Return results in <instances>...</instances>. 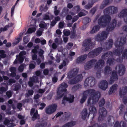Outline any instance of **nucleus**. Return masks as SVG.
Returning <instances> with one entry per match:
<instances>
[{"label":"nucleus","instance_id":"4d7b16f0","mask_svg":"<svg viewBox=\"0 0 127 127\" xmlns=\"http://www.w3.org/2000/svg\"><path fill=\"white\" fill-rule=\"evenodd\" d=\"M73 9L77 12H79L80 10V6L79 5H77L73 7Z\"/></svg>","mask_w":127,"mask_h":127},{"label":"nucleus","instance_id":"9b49d317","mask_svg":"<svg viewBox=\"0 0 127 127\" xmlns=\"http://www.w3.org/2000/svg\"><path fill=\"white\" fill-rule=\"evenodd\" d=\"M107 112L106 109L104 107L100 108L99 109V116L98 117V121H102L107 115Z\"/></svg>","mask_w":127,"mask_h":127},{"label":"nucleus","instance_id":"e2e57ef3","mask_svg":"<svg viewBox=\"0 0 127 127\" xmlns=\"http://www.w3.org/2000/svg\"><path fill=\"white\" fill-rule=\"evenodd\" d=\"M30 80L32 81L33 82H34L35 81H36L38 79V78L35 76L33 77H31L30 78Z\"/></svg>","mask_w":127,"mask_h":127},{"label":"nucleus","instance_id":"f8f14e48","mask_svg":"<svg viewBox=\"0 0 127 127\" xmlns=\"http://www.w3.org/2000/svg\"><path fill=\"white\" fill-rule=\"evenodd\" d=\"M57 107V105L56 104L50 105L46 108L45 112L49 114L53 113L56 111Z\"/></svg>","mask_w":127,"mask_h":127},{"label":"nucleus","instance_id":"4c0bfd02","mask_svg":"<svg viewBox=\"0 0 127 127\" xmlns=\"http://www.w3.org/2000/svg\"><path fill=\"white\" fill-rule=\"evenodd\" d=\"M111 69L110 67L109 66H106L104 68V74L105 75L108 74L109 72L111 71Z\"/></svg>","mask_w":127,"mask_h":127},{"label":"nucleus","instance_id":"680f3d73","mask_svg":"<svg viewBox=\"0 0 127 127\" xmlns=\"http://www.w3.org/2000/svg\"><path fill=\"white\" fill-rule=\"evenodd\" d=\"M64 22H60L59 24V28H63L64 26Z\"/></svg>","mask_w":127,"mask_h":127},{"label":"nucleus","instance_id":"de8ad7c7","mask_svg":"<svg viewBox=\"0 0 127 127\" xmlns=\"http://www.w3.org/2000/svg\"><path fill=\"white\" fill-rule=\"evenodd\" d=\"M76 23H75L72 27V35L71 36V37H72V36L74 35H75V28H76Z\"/></svg>","mask_w":127,"mask_h":127},{"label":"nucleus","instance_id":"3c124183","mask_svg":"<svg viewBox=\"0 0 127 127\" xmlns=\"http://www.w3.org/2000/svg\"><path fill=\"white\" fill-rule=\"evenodd\" d=\"M91 21V19L88 17H85L84 19V22L85 24H87Z\"/></svg>","mask_w":127,"mask_h":127},{"label":"nucleus","instance_id":"338daca9","mask_svg":"<svg viewBox=\"0 0 127 127\" xmlns=\"http://www.w3.org/2000/svg\"><path fill=\"white\" fill-rule=\"evenodd\" d=\"M79 18V17L78 15H76L74 17L72 18V22L73 23L76 21Z\"/></svg>","mask_w":127,"mask_h":127},{"label":"nucleus","instance_id":"423d86ee","mask_svg":"<svg viewBox=\"0 0 127 127\" xmlns=\"http://www.w3.org/2000/svg\"><path fill=\"white\" fill-rule=\"evenodd\" d=\"M126 42V38L121 37L120 38V40L119 42V44H118L116 43H115V47L117 48V49L113 51V53L115 55L118 56L120 55L122 51V50L121 52L120 49H119V48L122 47L125 44Z\"/></svg>","mask_w":127,"mask_h":127},{"label":"nucleus","instance_id":"69168bd1","mask_svg":"<svg viewBox=\"0 0 127 127\" xmlns=\"http://www.w3.org/2000/svg\"><path fill=\"white\" fill-rule=\"evenodd\" d=\"M18 70L19 71L22 72L24 70V66L22 64L18 68Z\"/></svg>","mask_w":127,"mask_h":127},{"label":"nucleus","instance_id":"49530a36","mask_svg":"<svg viewBox=\"0 0 127 127\" xmlns=\"http://www.w3.org/2000/svg\"><path fill=\"white\" fill-rule=\"evenodd\" d=\"M21 88V85L19 84H17L14 86V90L16 91H17Z\"/></svg>","mask_w":127,"mask_h":127},{"label":"nucleus","instance_id":"774afa93","mask_svg":"<svg viewBox=\"0 0 127 127\" xmlns=\"http://www.w3.org/2000/svg\"><path fill=\"white\" fill-rule=\"evenodd\" d=\"M9 70L11 72H15L16 71V68L15 67H12L9 68Z\"/></svg>","mask_w":127,"mask_h":127},{"label":"nucleus","instance_id":"a211bd4d","mask_svg":"<svg viewBox=\"0 0 127 127\" xmlns=\"http://www.w3.org/2000/svg\"><path fill=\"white\" fill-rule=\"evenodd\" d=\"M87 55L86 54L82 55L78 57L76 60L77 63H81L84 61L86 58Z\"/></svg>","mask_w":127,"mask_h":127},{"label":"nucleus","instance_id":"e433bc0d","mask_svg":"<svg viewBox=\"0 0 127 127\" xmlns=\"http://www.w3.org/2000/svg\"><path fill=\"white\" fill-rule=\"evenodd\" d=\"M114 59L113 58H109L107 61V64L109 65H111L113 64L114 61Z\"/></svg>","mask_w":127,"mask_h":127},{"label":"nucleus","instance_id":"9d476101","mask_svg":"<svg viewBox=\"0 0 127 127\" xmlns=\"http://www.w3.org/2000/svg\"><path fill=\"white\" fill-rule=\"evenodd\" d=\"M95 84V78L93 77H89L86 79L84 82V86L85 87L87 86L93 87Z\"/></svg>","mask_w":127,"mask_h":127},{"label":"nucleus","instance_id":"09e8293b","mask_svg":"<svg viewBox=\"0 0 127 127\" xmlns=\"http://www.w3.org/2000/svg\"><path fill=\"white\" fill-rule=\"evenodd\" d=\"M63 32L64 35L66 36H68L70 34V31L68 30H64Z\"/></svg>","mask_w":127,"mask_h":127},{"label":"nucleus","instance_id":"a878e982","mask_svg":"<svg viewBox=\"0 0 127 127\" xmlns=\"http://www.w3.org/2000/svg\"><path fill=\"white\" fill-rule=\"evenodd\" d=\"M119 93L121 97L123 98V101L124 103L126 104L127 102V96L126 95H123V94H122V91L121 90H120Z\"/></svg>","mask_w":127,"mask_h":127},{"label":"nucleus","instance_id":"5fc2aeb1","mask_svg":"<svg viewBox=\"0 0 127 127\" xmlns=\"http://www.w3.org/2000/svg\"><path fill=\"white\" fill-rule=\"evenodd\" d=\"M44 24L40 23L39 25V26L41 28L43 29L46 28V29H47V25L44 22Z\"/></svg>","mask_w":127,"mask_h":127},{"label":"nucleus","instance_id":"603ef678","mask_svg":"<svg viewBox=\"0 0 127 127\" xmlns=\"http://www.w3.org/2000/svg\"><path fill=\"white\" fill-rule=\"evenodd\" d=\"M13 121V120H9L8 119H6L4 121L3 124L4 125L8 126L10 122H12Z\"/></svg>","mask_w":127,"mask_h":127},{"label":"nucleus","instance_id":"f257e3e1","mask_svg":"<svg viewBox=\"0 0 127 127\" xmlns=\"http://www.w3.org/2000/svg\"><path fill=\"white\" fill-rule=\"evenodd\" d=\"M118 11L117 8L113 6H110L105 9L103 12L105 15L101 16L99 18L98 21V24L102 27H106L111 19L110 16L108 15L115 14Z\"/></svg>","mask_w":127,"mask_h":127},{"label":"nucleus","instance_id":"b1692460","mask_svg":"<svg viewBox=\"0 0 127 127\" xmlns=\"http://www.w3.org/2000/svg\"><path fill=\"white\" fill-rule=\"evenodd\" d=\"M39 97L40 95L38 94H36L34 95V98L35 99L34 102L36 103V104H34L33 105L34 107H36L38 106L40 104L39 101L37 100Z\"/></svg>","mask_w":127,"mask_h":127},{"label":"nucleus","instance_id":"393cba45","mask_svg":"<svg viewBox=\"0 0 127 127\" xmlns=\"http://www.w3.org/2000/svg\"><path fill=\"white\" fill-rule=\"evenodd\" d=\"M81 114L82 115V118L84 120H85L88 115V110L87 108L84 109L81 113Z\"/></svg>","mask_w":127,"mask_h":127},{"label":"nucleus","instance_id":"052dcab7","mask_svg":"<svg viewBox=\"0 0 127 127\" xmlns=\"http://www.w3.org/2000/svg\"><path fill=\"white\" fill-rule=\"evenodd\" d=\"M22 103H21L19 102L18 103H17V108L19 109L20 110H21L22 109Z\"/></svg>","mask_w":127,"mask_h":127},{"label":"nucleus","instance_id":"13d9d810","mask_svg":"<svg viewBox=\"0 0 127 127\" xmlns=\"http://www.w3.org/2000/svg\"><path fill=\"white\" fill-rule=\"evenodd\" d=\"M12 93L11 91H8L6 93V95L8 98H10L12 96Z\"/></svg>","mask_w":127,"mask_h":127},{"label":"nucleus","instance_id":"4468645a","mask_svg":"<svg viewBox=\"0 0 127 127\" xmlns=\"http://www.w3.org/2000/svg\"><path fill=\"white\" fill-rule=\"evenodd\" d=\"M118 76L117 75V72L114 70H113L112 72L110 78L109 83L112 84L114 82L118 80Z\"/></svg>","mask_w":127,"mask_h":127},{"label":"nucleus","instance_id":"7c9ffc66","mask_svg":"<svg viewBox=\"0 0 127 127\" xmlns=\"http://www.w3.org/2000/svg\"><path fill=\"white\" fill-rule=\"evenodd\" d=\"M47 124V123L46 122H42L41 123L36 124L35 127H44L46 126Z\"/></svg>","mask_w":127,"mask_h":127},{"label":"nucleus","instance_id":"a18cd8bd","mask_svg":"<svg viewBox=\"0 0 127 127\" xmlns=\"http://www.w3.org/2000/svg\"><path fill=\"white\" fill-rule=\"evenodd\" d=\"M7 89L4 87L2 86L0 88V94H2L4 92L7 90Z\"/></svg>","mask_w":127,"mask_h":127},{"label":"nucleus","instance_id":"5701e85b","mask_svg":"<svg viewBox=\"0 0 127 127\" xmlns=\"http://www.w3.org/2000/svg\"><path fill=\"white\" fill-rule=\"evenodd\" d=\"M88 90L84 91L83 93V95L82 98L81 99L80 101V102L81 103H83L86 100L88 96Z\"/></svg>","mask_w":127,"mask_h":127},{"label":"nucleus","instance_id":"f03ea898","mask_svg":"<svg viewBox=\"0 0 127 127\" xmlns=\"http://www.w3.org/2000/svg\"><path fill=\"white\" fill-rule=\"evenodd\" d=\"M117 23L116 20H113L112 23L109 24L106 29L107 32L104 31L100 33H98L95 36V40L96 41L100 42L104 40L107 37L108 32L113 30L115 27Z\"/></svg>","mask_w":127,"mask_h":127},{"label":"nucleus","instance_id":"58836bf2","mask_svg":"<svg viewBox=\"0 0 127 127\" xmlns=\"http://www.w3.org/2000/svg\"><path fill=\"white\" fill-rule=\"evenodd\" d=\"M81 88V86L80 84H77L72 87V89L74 91H76Z\"/></svg>","mask_w":127,"mask_h":127},{"label":"nucleus","instance_id":"c756f323","mask_svg":"<svg viewBox=\"0 0 127 127\" xmlns=\"http://www.w3.org/2000/svg\"><path fill=\"white\" fill-rule=\"evenodd\" d=\"M40 116L39 114H38V111L36 110L35 112L34 113L33 116L32 117V120L34 121L35 119H39L40 118Z\"/></svg>","mask_w":127,"mask_h":127},{"label":"nucleus","instance_id":"cd10ccee","mask_svg":"<svg viewBox=\"0 0 127 127\" xmlns=\"http://www.w3.org/2000/svg\"><path fill=\"white\" fill-rule=\"evenodd\" d=\"M75 121H71L65 124L63 126V127H71L76 124Z\"/></svg>","mask_w":127,"mask_h":127},{"label":"nucleus","instance_id":"0eeeda50","mask_svg":"<svg viewBox=\"0 0 127 127\" xmlns=\"http://www.w3.org/2000/svg\"><path fill=\"white\" fill-rule=\"evenodd\" d=\"M83 46L86 47L85 50L86 51L92 49L95 46V43L92 42L91 39L89 38L85 39L83 42Z\"/></svg>","mask_w":127,"mask_h":127},{"label":"nucleus","instance_id":"ddd939ff","mask_svg":"<svg viewBox=\"0 0 127 127\" xmlns=\"http://www.w3.org/2000/svg\"><path fill=\"white\" fill-rule=\"evenodd\" d=\"M79 71L78 68H74L68 73L67 76L69 79H70L75 76L78 74Z\"/></svg>","mask_w":127,"mask_h":127},{"label":"nucleus","instance_id":"864d4df0","mask_svg":"<svg viewBox=\"0 0 127 127\" xmlns=\"http://www.w3.org/2000/svg\"><path fill=\"white\" fill-rule=\"evenodd\" d=\"M47 14H49V13L48 12H47L46 14L44 15L43 19L45 20H50V17L49 15Z\"/></svg>","mask_w":127,"mask_h":127},{"label":"nucleus","instance_id":"8fccbe9b","mask_svg":"<svg viewBox=\"0 0 127 127\" xmlns=\"http://www.w3.org/2000/svg\"><path fill=\"white\" fill-rule=\"evenodd\" d=\"M93 5L92 3H89L87 5H86L84 6V8L86 9H89L92 7Z\"/></svg>","mask_w":127,"mask_h":127},{"label":"nucleus","instance_id":"412c9836","mask_svg":"<svg viewBox=\"0 0 127 127\" xmlns=\"http://www.w3.org/2000/svg\"><path fill=\"white\" fill-rule=\"evenodd\" d=\"M113 44V40L112 39H109L108 40L107 42H106L105 44L106 46V50H108L109 49L112 48Z\"/></svg>","mask_w":127,"mask_h":127},{"label":"nucleus","instance_id":"c03bdc74","mask_svg":"<svg viewBox=\"0 0 127 127\" xmlns=\"http://www.w3.org/2000/svg\"><path fill=\"white\" fill-rule=\"evenodd\" d=\"M97 7V6H96L94 7L90 10V13H92L93 15L94 14L96 11Z\"/></svg>","mask_w":127,"mask_h":127},{"label":"nucleus","instance_id":"1a4fd4ad","mask_svg":"<svg viewBox=\"0 0 127 127\" xmlns=\"http://www.w3.org/2000/svg\"><path fill=\"white\" fill-rule=\"evenodd\" d=\"M103 48L101 47H98L90 52L88 54L89 58H93L98 55L102 51Z\"/></svg>","mask_w":127,"mask_h":127},{"label":"nucleus","instance_id":"c9c22d12","mask_svg":"<svg viewBox=\"0 0 127 127\" xmlns=\"http://www.w3.org/2000/svg\"><path fill=\"white\" fill-rule=\"evenodd\" d=\"M69 12V9L66 7H64L63 9L62 14L64 16L67 15Z\"/></svg>","mask_w":127,"mask_h":127},{"label":"nucleus","instance_id":"39448f33","mask_svg":"<svg viewBox=\"0 0 127 127\" xmlns=\"http://www.w3.org/2000/svg\"><path fill=\"white\" fill-rule=\"evenodd\" d=\"M59 87L58 90L57 92V94L59 95L57 97L58 99L61 98L64 95V94L63 92H65L67 90L66 88L67 87V85L65 83H62L60 86Z\"/></svg>","mask_w":127,"mask_h":127},{"label":"nucleus","instance_id":"6e6d98bb","mask_svg":"<svg viewBox=\"0 0 127 127\" xmlns=\"http://www.w3.org/2000/svg\"><path fill=\"white\" fill-rule=\"evenodd\" d=\"M59 12L60 11L59 10H57V6H55L54 11V14L56 16H57L58 15Z\"/></svg>","mask_w":127,"mask_h":127},{"label":"nucleus","instance_id":"0e129e2a","mask_svg":"<svg viewBox=\"0 0 127 127\" xmlns=\"http://www.w3.org/2000/svg\"><path fill=\"white\" fill-rule=\"evenodd\" d=\"M23 40L24 43L25 44L27 43L29 41V40L28 39V37L26 36L24 37Z\"/></svg>","mask_w":127,"mask_h":127},{"label":"nucleus","instance_id":"bf43d9fd","mask_svg":"<svg viewBox=\"0 0 127 127\" xmlns=\"http://www.w3.org/2000/svg\"><path fill=\"white\" fill-rule=\"evenodd\" d=\"M121 90L122 91V94H123V95H126L127 92V86H125L124 88V90L123 89L122 90Z\"/></svg>","mask_w":127,"mask_h":127},{"label":"nucleus","instance_id":"7ed1b4c3","mask_svg":"<svg viewBox=\"0 0 127 127\" xmlns=\"http://www.w3.org/2000/svg\"><path fill=\"white\" fill-rule=\"evenodd\" d=\"M95 64L94 66V68L95 70H99L104 65L105 62L104 60L100 59L99 60L98 62L96 59H92L88 61L85 65L84 68L85 70H88L93 67V65Z\"/></svg>","mask_w":127,"mask_h":127},{"label":"nucleus","instance_id":"bb28decb","mask_svg":"<svg viewBox=\"0 0 127 127\" xmlns=\"http://www.w3.org/2000/svg\"><path fill=\"white\" fill-rule=\"evenodd\" d=\"M100 28V27L98 25L94 26L92 29L90 31V33H94L96 32L99 31Z\"/></svg>","mask_w":127,"mask_h":127},{"label":"nucleus","instance_id":"473e14b6","mask_svg":"<svg viewBox=\"0 0 127 127\" xmlns=\"http://www.w3.org/2000/svg\"><path fill=\"white\" fill-rule=\"evenodd\" d=\"M33 93L34 91L32 90H29L25 94V96L27 97H28L32 95L33 94Z\"/></svg>","mask_w":127,"mask_h":127},{"label":"nucleus","instance_id":"6ab92c4d","mask_svg":"<svg viewBox=\"0 0 127 127\" xmlns=\"http://www.w3.org/2000/svg\"><path fill=\"white\" fill-rule=\"evenodd\" d=\"M90 113L91 114H93V116L92 120L94 118L96 114L97 113V110L96 108L93 106H90L89 108Z\"/></svg>","mask_w":127,"mask_h":127},{"label":"nucleus","instance_id":"2eb2a0df","mask_svg":"<svg viewBox=\"0 0 127 127\" xmlns=\"http://www.w3.org/2000/svg\"><path fill=\"white\" fill-rule=\"evenodd\" d=\"M99 86L101 89L105 90L108 87V83L105 80H102L100 82Z\"/></svg>","mask_w":127,"mask_h":127},{"label":"nucleus","instance_id":"ea45409f","mask_svg":"<svg viewBox=\"0 0 127 127\" xmlns=\"http://www.w3.org/2000/svg\"><path fill=\"white\" fill-rule=\"evenodd\" d=\"M16 58L17 59L18 61L20 63H22L24 60V58L22 56L19 55H17L16 56Z\"/></svg>","mask_w":127,"mask_h":127},{"label":"nucleus","instance_id":"c85d7f7f","mask_svg":"<svg viewBox=\"0 0 127 127\" xmlns=\"http://www.w3.org/2000/svg\"><path fill=\"white\" fill-rule=\"evenodd\" d=\"M48 7L47 5H44V4H42L40 7L39 10L41 12H46L48 10Z\"/></svg>","mask_w":127,"mask_h":127},{"label":"nucleus","instance_id":"f3484780","mask_svg":"<svg viewBox=\"0 0 127 127\" xmlns=\"http://www.w3.org/2000/svg\"><path fill=\"white\" fill-rule=\"evenodd\" d=\"M114 127H127L126 124L123 121H121L120 123L118 121H117L114 125Z\"/></svg>","mask_w":127,"mask_h":127},{"label":"nucleus","instance_id":"aec40b11","mask_svg":"<svg viewBox=\"0 0 127 127\" xmlns=\"http://www.w3.org/2000/svg\"><path fill=\"white\" fill-rule=\"evenodd\" d=\"M118 85L116 84L113 85L110 88L108 92L109 95H111L113 93H115L116 91Z\"/></svg>","mask_w":127,"mask_h":127},{"label":"nucleus","instance_id":"dca6fc26","mask_svg":"<svg viewBox=\"0 0 127 127\" xmlns=\"http://www.w3.org/2000/svg\"><path fill=\"white\" fill-rule=\"evenodd\" d=\"M119 69L118 72V73L120 76L123 75L125 71V66L122 64H120L119 65Z\"/></svg>","mask_w":127,"mask_h":127},{"label":"nucleus","instance_id":"37998d69","mask_svg":"<svg viewBox=\"0 0 127 127\" xmlns=\"http://www.w3.org/2000/svg\"><path fill=\"white\" fill-rule=\"evenodd\" d=\"M105 103V100L104 98H102L98 102V104L99 107H102L103 106Z\"/></svg>","mask_w":127,"mask_h":127},{"label":"nucleus","instance_id":"2f4dec72","mask_svg":"<svg viewBox=\"0 0 127 127\" xmlns=\"http://www.w3.org/2000/svg\"><path fill=\"white\" fill-rule=\"evenodd\" d=\"M122 54V58L123 59H127V49H125L123 52H121Z\"/></svg>","mask_w":127,"mask_h":127},{"label":"nucleus","instance_id":"4be33fe9","mask_svg":"<svg viewBox=\"0 0 127 127\" xmlns=\"http://www.w3.org/2000/svg\"><path fill=\"white\" fill-rule=\"evenodd\" d=\"M119 17L124 19L127 16V9H125L122 10L118 15Z\"/></svg>","mask_w":127,"mask_h":127},{"label":"nucleus","instance_id":"f704fd0d","mask_svg":"<svg viewBox=\"0 0 127 127\" xmlns=\"http://www.w3.org/2000/svg\"><path fill=\"white\" fill-rule=\"evenodd\" d=\"M78 83L76 78H75V77L70 80L68 81V84L70 85L75 84Z\"/></svg>","mask_w":127,"mask_h":127},{"label":"nucleus","instance_id":"72a5a7b5","mask_svg":"<svg viewBox=\"0 0 127 127\" xmlns=\"http://www.w3.org/2000/svg\"><path fill=\"white\" fill-rule=\"evenodd\" d=\"M74 96L73 95H70L69 97H66V101H68L69 103H72L73 102Z\"/></svg>","mask_w":127,"mask_h":127},{"label":"nucleus","instance_id":"6e6552de","mask_svg":"<svg viewBox=\"0 0 127 127\" xmlns=\"http://www.w3.org/2000/svg\"><path fill=\"white\" fill-rule=\"evenodd\" d=\"M113 117L111 116H109L107 118V121L106 122L107 125L105 123L102 124L98 125L97 123H96L92 126H89L88 127H108L107 125L112 126L114 124V121L112 122L111 118Z\"/></svg>","mask_w":127,"mask_h":127},{"label":"nucleus","instance_id":"79ce46f5","mask_svg":"<svg viewBox=\"0 0 127 127\" xmlns=\"http://www.w3.org/2000/svg\"><path fill=\"white\" fill-rule=\"evenodd\" d=\"M83 77L82 74L77 75L75 78H76V79L78 83L79 81H81Z\"/></svg>","mask_w":127,"mask_h":127},{"label":"nucleus","instance_id":"20e7f679","mask_svg":"<svg viewBox=\"0 0 127 127\" xmlns=\"http://www.w3.org/2000/svg\"><path fill=\"white\" fill-rule=\"evenodd\" d=\"M88 95L90 96L87 101L88 106L91 105V101L92 99L93 100V103H95L98 102L100 97V93L98 91H96L95 90L93 89L88 90Z\"/></svg>","mask_w":127,"mask_h":127},{"label":"nucleus","instance_id":"a19ab883","mask_svg":"<svg viewBox=\"0 0 127 127\" xmlns=\"http://www.w3.org/2000/svg\"><path fill=\"white\" fill-rule=\"evenodd\" d=\"M36 30V28L34 27L29 28L27 32L29 33H31L35 32Z\"/></svg>","mask_w":127,"mask_h":127}]
</instances>
